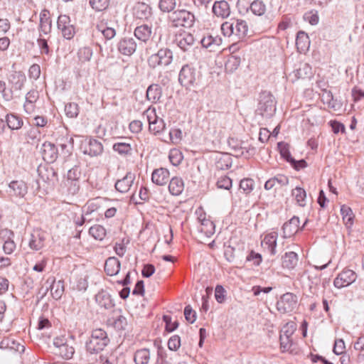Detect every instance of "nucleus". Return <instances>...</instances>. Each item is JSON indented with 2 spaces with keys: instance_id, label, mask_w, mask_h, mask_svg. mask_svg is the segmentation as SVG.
I'll return each mask as SVG.
<instances>
[{
  "instance_id": "f257e3e1",
  "label": "nucleus",
  "mask_w": 364,
  "mask_h": 364,
  "mask_svg": "<svg viewBox=\"0 0 364 364\" xmlns=\"http://www.w3.org/2000/svg\"><path fill=\"white\" fill-rule=\"evenodd\" d=\"M109 342V339L104 330L101 328L95 329L92 331L89 340L86 342V350L90 354H97L103 350Z\"/></svg>"
},
{
  "instance_id": "f03ea898",
  "label": "nucleus",
  "mask_w": 364,
  "mask_h": 364,
  "mask_svg": "<svg viewBox=\"0 0 364 364\" xmlns=\"http://www.w3.org/2000/svg\"><path fill=\"white\" fill-rule=\"evenodd\" d=\"M168 20L173 28H191L194 25L196 17L191 11L186 9H178L168 16Z\"/></svg>"
},
{
  "instance_id": "7ed1b4c3",
  "label": "nucleus",
  "mask_w": 364,
  "mask_h": 364,
  "mask_svg": "<svg viewBox=\"0 0 364 364\" xmlns=\"http://www.w3.org/2000/svg\"><path fill=\"white\" fill-rule=\"evenodd\" d=\"M173 60L172 51L166 48L159 49L156 53L150 55L147 60L148 65L151 68L158 66H168Z\"/></svg>"
},
{
  "instance_id": "20e7f679",
  "label": "nucleus",
  "mask_w": 364,
  "mask_h": 364,
  "mask_svg": "<svg viewBox=\"0 0 364 364\" xmlns=\"http://www.w3.org/2000/svg\"><path fill=\"white\" fill-rule=\"evenodd\" d=\"M276 111L275 101L273 96L269 93H264L257 109V113L263 117L269 118Z\"/></svg>"
},
{
  "instance_id": "39448f33",
  "label": "nucleus",
  "mask_w": 364,
  "mask_h": 364,
  "mask_svg": "<svg viewBox=\"0 0 364 364\" xmlns=\"http://www.w3.org/2000/svg\"><path fill=\"white\" fill-rule=\"evenodd\" d=\"M8 81L14 97H19L20 91L22 90L26 81V77L23 72L12 71L8 77Z\"/></svg>"
},
{
  "instance_id": "423d86ee",
  "label": "nucleus",
  "mask_w": 364,
  "mask_h": 364,
  "mask_svg": "<svg viewBox=\"0 0 364 364\" xmlns=\"http://www.w3.org/2000/svg\"><path fill=\"white\" fill-rule=\"evenodd\" d=\"M297 306V296L293 293L284 294L277 302V309L282 314L293 311Z\"/></svg>"
},
{
  "instance_id": "0eeeda50",
  "label": "nucleus",
  "mask_w": 364,
  "mask_h": 364,
  "mask_svg": "<svg viewBox=\"0 0 364 364\" xmlns=\"http://www.w3.org/2000/svg\"><path fill=\"white\" fill-rule=\"evenodd\" d=\"M80 149L84 154L90 156H98L103 152V145L99 140L94 138L86 139L82 142Z\"/></svg>"
},
{
  "instance_id": "6e6552de",
  "label": "nucleus",
  "mask_w": 364,
  "mask_h": 364,
  "mask_svg": "<svg viewBox=\"0 0 364 364\" xmlns=\"http://www.w3.org/2000/svg\"><path fill=\"white\" fill-rule=\"evenodd\" d=\"M175 43L185 53H191L195 47V38L188 32H183L176 36Z\"/></svg>"
},
{
  "instance_id": "1a4fd4ad",
  "label": "nucleus",
  "mask_w": 364,
  "mask_h": 364,
  "mask_svg": "<svg viewBox=\"0 0 364 364\" xmlns=\"http://www.w3.org/2000/svg\"><path fill=\"white\" fill-rule=\"evenodd\" d=\"M196 80V72L195 68L189 65H185L182 67L178 75V81L180 84L189 88L193 86Z\"/></svg>"
},
{
  "instance_id": "9d476101",
  "label": "nucleus",
  "mask_w": 364,
  "mask_h": 364,
  "mask_svg": "<svg viewBox=\"0 0 364 364\" xmlns=\"http://www.w3.org/2000/svg\"><path fill=\"white\" fill-rule=\"evenodd\" d=\"M144 114L146 115L149 126V129L151 132H152L154 135H156L161 132H163L166 128V124L163 119L157 117L156 115L155 111L152 110L149 112V110H146L144 112Z\"/></svg>"
},
{
  "instance_id": "9b49d317",
  "label": "nucleus",
  "mask_w": 364,
  "mask_h": 364,
  "mask_svg": "<svg viewBox=\"0 0 364 364\" xmlns=\"http://www.w3.org/2000/svg\"><path fill=\"white\" fill-rule=\"evenodd\" d=\"M28 186L23 181H13L9 184L7 193L12 198H23L28 193Z\"/></svg>"
},
{
  "instance_id": "f8f14e48",
  "label": "nucleus",
  "mask_w": 364,
  "mask_h": 364,
  "mask_svg": "<svg viewBox=\"0 0 364 364\" xmlns=\"http://www.w3.org/2000/svg\"><path fill=\"white\" fill-rule=\"evenodd\" d=\"M356 279V274L351 269L343 270L334 279L333 284L338 289L347 287Z\"/></svg>"
},
{
  "instance_id": "ddd939ff",
  "label": "nucleus",
  "mask_w": 364,
  "mask_h": 364,
  "mask_svg": "<svg viewBox=\"0 0 364 364\" xmlns=\"http://www.w3.org/2000/svg\"><path fill=\"white\" fill-rule=\"evenodd\" d=\"M117 49L121 54L130 56L136 51V43L133 38L124 37L119 41Z\"/></svg>"
},
{
  "instance_id": "4468645a",
  "label": "nucleus",
  "mask_w": 364,
  "mask_h": 364,
  "mask_svg": "<svg viewBox=\"0 0 364 364\" xmlns=\"http://www.w3.org/2000/svg\"><path fill=\"white\" fill-rule=\"evenodd\" d=\"M41 151L43 160L48 163H53L58 158V149L51 142H44L42 144Z\"/></svg>"
},
{
  "instance_id": "2eb2a0df",
  "label": "nucleus",
  "mask_w": 364,
  "mask_h": 364,
  "mask_svg": "<svg viewBox=\"0 0 364 364\" xmlns=\"http://www.w3.org/2000/svg\"><path fill=\"white\" fill-rule=\"evenodd\" d=\"M135 174L132 172H127L122 178L116 181L114 187L116 190L122 193H127L134 184Z\"/></svg>"
},
{
  "instance_id": "dca6fc26",
  "label": "nucleus",
  "mask_w": 364,
  "mask_h": 364,
  "mask_svg": "<svg viewBox=\"0 0 364 364\" xmlns=\"http://www.w3.org/2000/svg\"><path fill=\"white\" fill-rule=\"evenodd\" d=\"M200 43L203 48L208 49L210 52H215L219 49L222 43V38L218 36H213L207 34L200 40Z\"/></svg>"
},
{
  "instance_id": "f3484780",
  "label": "nucleus",
  "mask_w": 364,
  "mask_h": 364,
  "mask_svg": "<svg viewBox=\"0 0 364 364\" xmlns=\"http://www.w3.org/2000/svg\"><path fill=\"white\" fill-rule=\"evenodd\" d=\"M169 171L165 168L155 169L151 174V181L158 186H164L169 180Z\"/></svg>"
},
{
  "instance_id": "a211bd4d",
  "label": "nucleus",
  "mask_w": 364,
  "mask_h": 364,
  "mask_svg": "<svg viewBox=\"0 0 364 364\" xmlns=\"http://www.w3.org/2000/svg\"><path fill=\"white\" fill-rule=\"evenodd\" d=\"M47 283H50V289L53 298L55 300H58L61 298L64 292V282L62 280L55 281L52 278L47 279Z\"/></svg>"
},
{
  "instance_id": "6ab92c4d",
  "label": "nucleus",
  "mask_w": 364,
  "mask_h": 364,
  "mask_svg": "<svg viewBox=\"0 0 364 364\" xmlns=\"http://www.w3.org/2000/svg\"><path fill=\"white\" fill-rule=\"evenodd\" d=\"M213 12L218 17L226 18L230 14V5L225 0L215 1L213 6Z\"/></svg>"
},
{
  "instance_id": "aec40b11",
  "label": "nucleus",
  "mask_w": 364,
  "mask_h": 364,
  "mask_svg": "<svg viewBox=\"0 0 364 364\" xmlns=\"http://www.w3.org/2000/svg\"><path fill=\"white\" fill-rule=\"evenodd\" d=\"M299 218L293 216L289 221L286 222L282 227L284 237L288 238L294 235L299 230Z\"/></svg>"
},
{
  "instance_id": "412c9836",
  "label": "nucleus",
  "mask_w": 364,
  "mask_h": 364,
  "mask_svg": "<svg viewBox=\"0 0 364 364\" xmlns=\"http://www.w3.org/2000/svg\"><path fill=\"white\" fill-rule=\"evenodd\" d=\"M312 75L311 67L308 63H300L299 67L295 69L290 76H293L292 80H297L299 79H305L310 77Z\"/></svg>"
},
{
  "instance_id": "4be33fe9",
  "label": "nucleus",
  "mask_w": 364,
  "mask_h": 364,
  "mask_svg": "<svg viewBox=\"0 0 364 364\" xmlns=\"http://www.w3.org/2000/svg\"><path fill=\"white\" fill-rule=\"evenodd\" d=\"M121 264L115 257H108L105 263V272L109 276L117 275L120 270Z\"/></svg>"
},
{
  "instance_id": "5701e85b",
  "label": "nucleus",
  "mask_w": 364,
  "mask_h": 364,
  "mask_svg": "<svg viewBox=\"0 0 364 364\" xmlns=\"http://www.w3.org/2000/svg\"><path fill=\"white\" fill-rule=\"evenodd\" d=\"M0 348L10 349L21 353L25 350V346L11 338H5L0 342Z\"/></svg>"
},
{
  "instance_id": "b1692460",
  "label": "nucleus",
  "mask_w": 364,
  "mask_h": 364,
  "mask_svg": "<svg viewBox=\"0 0 364 364\" xmlns=\"http://www.w3.org/2000/svg\"><path fill=\"white\" fill-rule=\"evenodd\" d=\"M95 301L101 307H104L105 309H110L114 306L109 294L104 290H101L96 294Z\"/></svg>"
},
{
  "instance_id": "393cba45",
  "label": "nucleus",
  "mask_w": 364,
  "mask_h": 364,
  "mask_svg": "<svg viewBox=\"0 0 364 364\" xmlns=\"http://www.w3.org/2000/svg\"><path fill=\"white\" fill-rule=\"evenodd\" d=\"M233 27V35L237 36L239 38H242L246 36L248 31V26L245 20L233 19L232 20Z\"/></svg>"
},
{
  "instance_id": "a878e982",
  "label": "nucleus",
  "mask_w": 364,
  "mask_h": 364,
  "mask_svg": "<svg viewBox=\"0 0 364 364\" xmlns=\"http://www.w3.org/2000/svg\"><path fill=\"white\" fill-rule=\"evenodd\" d=\"M289 183V178L287 176L278 174L269 180L264 183V188L266 190H271L274 187L279 186L280 187L285 186Z\"/></svg>"
},
{
  "instance_id": "bb28decb",
  "label": "nucleus",
  "mask_w": 364,
  "mask_h": 364,
  "mask_svg": "<svg viewBox=\"0 0 364 364\" xmlns=\"http://www.w3.org/2000/svg\"><path fill=\"white\" fill-rule=\"evenodd\" d=\"M162 97V89L158 84L150 85L146 90V98L151 103L158 102Z\"/></svg>"
},
{
  "instance_id": "cd10ccee",
  "label": "nucleus",
  "mask_w": 364,
  "mask_h": 364,
  "mask_svg": "<svg viewBox=\"0 0 364 364\" xmlns=\"http://www.w3.org/2000/svg\"><path fill=\"white\" fill-rule=\"evenodd\" d=\"M134 15L139 19H148L151 15V9L148 4L139 2L134 8Z\"/></svg>"
},
{
  "instance_id": "c85d7f7f",
  "label": "nucleus",
  "mask_w": 364,
  "mask_h": 364,
  "mask_svg": "<svg viewBox=\"0 0 364 364\" xmlns=\"http://www.w3.org/2000/svg\"><path fill=\"white\" fill-rule=\"evenodd\" d=\"M152 34L151 27L147 24H142L137 26L134 30V36L139 41L147 42Z\"/></svg>"
},
{
  "instance_id": "c756f323",
  "label": "nucleus",
  "mask_w": 364,
  "mask_h": 364,
  "mask_svg": "<svg viewBox=\"0 0 364 364\" xmlns=\"http://www.w3.org/2000/svg\"><path fill=\"white\" fill-rule=\"evenodd\" d=\"M296 46L300 53L307 50L310 46L309 37L304 31H300L297 33Z\"/></svg>"
},
{
  "instance_id": "7c9ffc66",
  "label": "nucleus",
  "mask_w": 364,
  "mask_h": 364,
  "mask_svg": "<svg viewBox=\"0 0 364 364\" xmlns=\"http://www.w3.org/2000/svg\"><path fill=\"white\" fill-rule=\"evenodd\" d=\"M151 359V351L147 348H140L134 353L135 364H148Z\"/></svg>"
},
{
  "instance_id": "2f4dec72",
  "label": "nucleus",
  "mask_w": 364,
  "mask_h": 364,
  "mask_svg": "<svg viewBox=\"0 0 364 364\" xmlns=\"http://www.w3.org/2000/svg\"><path fill=\"white\" fill-rule=\"evenodd\" d=\"M245 9L246 11L250 9L254 15L262 16L265 14L267 8L263 1L255 0L250 3L249 6L245 7Z\"/></svg>"
},
{
  "instance_id": "473e14b6",
  "label": "nucleus",
  "mask_w": 364,
  "mask_h": 364,
  "mask_svg": "<svg viewBox=\"0 0 364 364\" xmlns=\"http://www.w3.org/2000/svg\"><path fill=\"white\" fill-rule=\"evenodd\" d=\"M28 245L32 250H41L44 246V236L39 231H35L31 235Z\"/></svg>"
},
{
  "instance_id": "72a5a7b5",
  "label": "nucleus",
  "mask_w": 364,
  "mask_h": 364,
  "mask_svg": "<svg viewBox=\"0 0 364 364\" xmlns=\"http://www.w3.org/2000/svg\"><path fill=\"white\" fill-rule=\"evenodd\" d=\"M282 266L289 269H294L298 263V255L294 252H288L282 256Z\"/></svg>"
},
{
  "instance_id": "f704fd0d",
  "label": "nucleus",
  "mask_w": 364,
  "mask_h": 364,
  "mask_svg": "<svg viewBox=\"0 0 364 364\" xmlns=\"http://www.w3.org/2000/svg\"><path fill=\"white\" fill-rule=\"evenodd\" d=\"M184 183L181 178L173 177L170 181L168 185L169 192L173 196H179L183 191Z\"/></svg>"
},
{
  "instance_id": "c9c22d12",
  "label": "nucleus",
  "mask_w": 364,
  "mask_h": 364,
  "mask_svg": "<svg viewBox=\"0 0 364 364\" xmlns=\"http://www.w3.org/2000/svg\"><path fill=\"white\" fill-rule=\"evenodd\" d=\"M6 122L8 127L12 130L19 129L23 124L21 118L14 114H8L6 116Z\"/></svg>"
},
{
  "instance_id": "e433bc0d",
  "label": "nucleus",
  "mask_w": 364,
  "mask_h": 364,
  "mask_svg": "<svg viewBox=\"0 0 364 364\" xmlns=\"http://www.w3.org/2000/svg\"><path fill=\"white\" fill-rule=\"evenodd\" d=\"M100 199L98 198L90 199L82 208V213L88 217L100 208Z\"/></svg>"
},
{
  "instance_id": "4c0bfd02",
  "label": "nucleus",
  "mask_w": 364,
  "mask_h": 364,
  "mask_svg": "<svg viewBox=\"0 0 364 364\" xmlns=\"http://www.w3.org/2000/svg\"><path fill=\"white\" fill-rule=\"evenodd\" d=\"M292 196L294 197L297 204L301 207H304L306 205V193L305 190L301 187H296L291 191Z\"/></svg>"
},
{
  "instance_id": "58836bf2",
  "label": "nucleus",
  "mask_w": 364,
  "mask_h": 364,
  "mask_svg": "<svg viewBox=\"0 0 364 364\" xmlns=\"http://www.w3.org/2000/svg\"><path fill=\"white\" fill-rule=\"evenodd\" d=\"M89 234L95 240H102L106 235V230L100 225H95L89 229Z\"/></svg>"
},
{
  "instance_id": "ea45409f",
  "label": "nucleus",
  "mask_w": 364,
  "mask_h": 364,
  "mask_svg": "<svg viewBox=\"0 0 364 364\" xmlns=\"http://www.w3.org/2000/svg\"><path fill=\"white\" fill-rule=\"evenodd\" d=\"M55 353L58 354L63 358L68 360L73 358L75 353V349L73 346L70 345L68 342L65 345L56 350Z\"/></svg>"
},
{
  "instance_id": "a19ab883",
  "label": "nucleus",
  "mask_w": 364,
  "mask_h": 364,
  "mask_svg": "<svg viewBox=\"0 0 364 364\" xmlns=\"http://www.w3.org/2000/svg\"><path fill=\"white\" fill-rule=\"evenodd\" d=\"M216 168L220 170H226L232 166V158L228 154L220 156L215 163Z\"/></svg>"
},
{
  "instance_id": "79ce46f5",
  "label": "nucleus",
  "mask_w": 364,
  "mask_h": 364,
  "mask_svg": "<svg viewBox=\"0 0 364 364\" xmlns=\"http://www.w3.org/2000/svg\"><path fill=\"white\" fill-rule=\"evenodd\" d=\"M277 147L281 156L290 163L293 160V157L289 151V145L284 141H280L277 144Z\"/></svg>"
},
{
  "instance_id": "37998d69",
  "label": "nucleus",
  "mask_w": 364,
  "mask_h": 364,
  "mask_svg": "<svg viewBox=\"0 0 364 364\" xmlns=\"http://www.w3.org/2000/svg\"><path fill=\"white\" fill-rule=\"evenodd\" d=\"M341 213L346 225L351 226L353 223V214L350 208L343 205L341 208Z\"/></svg>"
},
{
  "instance_id": "c03bdc74",
  "label": "nucleus",
  "mask_w": 364,
  "mask_h": 364,
  "mask_svg": "<svg viewBox=\"0 0 364 364\" xmlns=\"http://www.w3.org/2000/svg\"><path fill=\"white\" fill-rule=\"evenodd\" d=\"M65 112L67 117L75 118L79 114V106L77 103L70 102L65 106Z\"/></svg>"
},
{
  "instance_id": "a18cd8bd",
  "label": "nucleus",
  "mask_w": 364,
  "mask_h": 364,
  "mask_svg": "<svg viewBox=\"0 0 364 364\" xmlns=\"http://www.w3.org/2000/svg\"><path fill=\"white\" fill-rule=\"evenodd\" d=\"M97 29L103 35L106 40H110L113 38L116 35V31L114 28L106 26L104 24L98 25Z\"/></svg>"
},
{
  "instance_id": "49530a36",
  "label": "nucleus",
  "mask_w": 364,
  "mask_h": 364,
  "mask_svg": "<svg viewBox=\"0 0 364 364\" xmlns=\"http://www.w3.org/2000/svg\"><path fill=\"white\" fill-rule=\"evenodd\" d=\"M113 150L120 155L131 154L132 147L127 143H115L113 145Z\"/></svg>"
},
{
  "instance_id": "de8ad7c7",
  "label": "nucleus",
  "mask_w": 364,
  "mask_h": 364,
  "mask_svg": "<svg viewBox=\"0 0 364 364\" xmlns=\"http://www.w3.org/2000/svg\"><path fill=\"white\" fill-rule=\"evenodd\" d=\"M89 3L96 11H102L109 6V0H90Z\"/></svg>"
},
{
  "instance_id": "09e8293b",
  "label": "nucleus",
  "mask_w": 364,
  "mask_h": 364,
  "mask_svg": "<svg viewBox=\"0 0 364 364\" xmlns=\"http://www.w3.org/2000/svg\"><path fill=\"white\" fill-rule=\"evenodd\" d=\"M264 242L268 246L271 255L276 254L277 239L273 234L267 235L264 238Z\"/></svg>"
},
{
  "instance_id": "8fccbe9b",
  "label": "nucleus",
  "mask_w": 364,
  "mask_h": 364,
  "mask_svg": "<svg viewBox=\"0 0 364 364\" xmlns=\"http://www.w3.org/2000/svg\"><path fill=\"white\" fill-rule=\"evenodd\" d=\"M77 55L81 62L90 61L92 56V50L90 47H83L78 50Z\"/></svg>"
},
{
  "instance_id": "3c124183",
  "label": "nucleus",
  "mask_w": 364,
  "mask_h": 364,
  "mask_svg": "<svg viewBox=\"0 0 364 364\" xmlns=\"http://www.w3.org/2000/svg\"><path fill=\"white\" fill-rule=\"evenodd\" d=\"M168 158L170 162L173 166H178L181 164L183 157L182 153L179 150L174 149L171 150Z\"/></svg>"
},
{
  "instance_id": "603ef678",
  "label": "nucleus",
  "mask_w": 364,
  "mask_h": 364,
  "mask_svg": "<svg viewBox=\"0 0 364 364\" xmlns=\"http://www.w3.org/2000/svg\"><path fill=\"white\" fill-rule=\"evenodd\" d=\"M176 5V0H160L159 6L163 12H170L174 9Z\"/></svg>"
},
{
  "instance_id": "864d4df0",
  "label": "nucleus",
  "mask_w": 364,
  "mask_h": 364,
  "mask_svg": "<svg viewBox=\"0 0 364 364\" xmlns=\"http://www.w3.org/2000/svg\"><path fill=\"white\" fill-rule=\"evenodd\" d=\"M254 181L251 178H244L240 181V188L243 190L245 193L247 194L253 190Z\"/></svg>"
},
{
  "instance_id": "5fc2aeb1",
  "label": "nucleus",
  "mask_w": 364,
  "mask_h": 364,
  "mask_svg": "<svg viewBox=\"0 0 364 364\" xmlns=\"http://www.w3.org/2000/svg\"><path fill=\"white\" fill-rule=\"evenodd\" d=\"M215 226L213 223L209 220L203 221L200 231L204 232L208 237L214 233Z\"/></svg>"
},
{
  "instance_id": "6e6d98bb",
  "label": "nucleus",
  "mask_w": 364,
  "mask_h": 364,
  "mask_svg": "<svg viewBox=\"0 0 364 364\" xmlns=\"http://www.w3.org/2000/svg\"><path fill=\"white\" fill-rule=\"evenodd\" d=\"M80 175L81 173L79 168L77 166H75L68 171V182H78Z\"/></svg>"
},
{
  "instance_id": "4d7b16f0",
  "label": "nucleus",
  "mask_w": 364,
  "mask_h": 364,
  "mask_svg": "<svg viewBox=\"0 0 364 364\" xmlns=\"http://www.w3.org/2000/svg\"><path fill=\"white\" fill-rule=\"evenodd\" d=\"M216 185L218 188L229 190L232 187V180L223 176L218 178Z\"/></svg>"
},
{
  "instance_id": "13d9d810",
  "label": "nucleus",
  "mask_w": 364,
  "mask_h": 364,
  "mask_svg": "<svg viewBox=\"0 0 364 364\" xmlns=\"http://www.w3.org/2000/svg\"><path fill=\"white\" fill-rule=\"evenodd\" d=\"M0 93L2 94L4 99L6 101H10L15 97L11 88L6 89V82L4 81H0Z\"/></svg>"
},
{
  "instance_id": "bf43d9fd",
  "label": "nucleus",
  "mask_w": 364,
  "mask_h": 364,
  "mask_svg": "<svg viewBox=\"0 0 364 364\" xmlns=\"http://www.w3.org/2000/svg\"><path fill=\"white\" fill-rule=\"evenodd\" d=\"M296 330L295 324L293 322L286 323L280 331V335L291 338Z\"/></svg>"
},
{
  "instance_id": "052dcab7",
  "label": "nucleus",
  "mask_w": 364,
  "mask_h": 364,
  "mask_svg": "<svg viewBox=\"0 0 364 364\" xmlns=\"http://www.w3.org/2000/svg\"><path fill=\"white\" fill-rule=\"evenodd\" d=\"M182 139V132L180 129H172L168 134V139L173 144L178 143Z\"/></svg>"
},
{
  "instance_id": "680f3d73",
  "label": "nucleus",
  "mask_w": 364,
  "mask_h": 364,
  "mask_svg": "<svg viewBox=\"0 0 364 364\" xmlns=\"http://www.w3.org/2000/svg\"><path fill=\"white\" fill-rule=\"evenodd\" d=\"M163 320L166 323V331L168 332H172L176 330L178 326V322L177 321L172 322L171 317L168 315L163 316Z\"/></svg>"
},
{
  "instance_id": "e2e57ef3",
  "label": "nucleus",
  "mask_w": 364,
  "mask_h": 364,
  "mask_svg": "<svg viewBox=\"0 0 364 364\" xmlns=\"http://www.w3.org/2000/svg\"><path fill=\"white\" fill-rule=\"evenodd\" d=\"M181 346V338L178 335L171 336L168 341V348L171 350H177Z\"/></svg>"
},
{
  "instance_id": "0e129e2a",
  "label": "nucleus",
  "mask_w": 364,
  "mask_h": 364,
  "mask_svg": "<svg viewBox=\"0 0 364 364\" xmlns=\"http://www.w3.org/2000/svg\"><path fill=\"white\" fill-rule=\"evenodd\" d=\"M240 64V58L235 57V56H231L225 63V69L230 70V71L233 70H236Z\"/></svg>"
},
{
  "instance_id": "69168bd1",
  "label": "nucleus",
  "mask_w": 364,
  "mask_h": 364,
  "mask_svg": "<svg viewBox=\"0 0 364 364\" xmlns=\"http://www.w3.org/2000/svg\"><path fill=\"white\" fill-rule=\"evenodd\" d=\"M184 316L186 320L191 323H193L196 319V313L192 309L190 305L185 307Z\"/></svg>"
},
{
  "instance_id": "338daca9",
  "label": "nucleus",
  "mask_w": 364,
  "mask_h": 364,
  "mask_svg": "<svg viewBox=\"0 0 364 364\" xmlns=\"http://www.w3.org/2000/svg\"><path fill=\"white\" fill-rule=\"evenodd\" d=\"M247 261L252 262L255 265L258 266L262 262V257L259 253L252 250L247 256Z\"/></svg>"
},
{
  "instance_id": "774afa93",
  "label": "nucleus",
  "mask_w": 364,
  "mask_h": 364,
  "mask_svg": "<svg viewBox=\"0 0 364 364\" xmlns=\"http://www.w3.org/2000/svg\"><path fill=\"white\" fill-rule=\"evenodd\" d=\"M57 24L59 30H63L64 28L71 25L70 18L67 15H60L58 18Z\"/></svg>"
}]
</instances>
